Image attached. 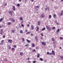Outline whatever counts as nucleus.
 <instances>
[{
    "label": "nucleus",
    "instance_id": "nucleus-57",
    "mask_svg": "<svg viewBox=\"0 0 63 63\" xmlns=\"http://www.w3.org/2000/svg\"><path fill=\"white\" fill-rule=\"evenodd\" d=\"M30 59V58H27V60H29Z\"/></svg>",
    "mask_w": 63,
    "mask_h": 63
},
{
    "label": "nucleus",
    "instance_id": "nucleus-10",
    "mask_svg": "<svg viewBox=\"0 0 63 63\" xmlns=\"http://www.w3.org/2000/svg\"><path fill=\"white\" fill-rule=\"evenodd\" d=\"M26 41L28 42V43H31V41L30 40H29L28 39L26 40Z\"/></svg>",
    "mask_w": 63,
    "mask_h": 63
},
{
    "label": "nucleus",
    "instance_id": "nucleus-33",
    "mask_svg": "<svg viewBox=\"0 0 63 63\" xmlns=\"http://www.w3.org/2000/svg\"><path fill=\"white\" fill-rule=\"evenodd\" d=\"M48 29V30L49 31H50V30H51V29L50 27H49V28Z\"/></svg>",
    "mask_w": 63,
    "mask_h": 63
},
{
    "label": "nucleus",
    "instance_id": "nucleus-15",
    "mask_svg": "<svg viewBox=\"0 0 63 63\" xmlns=\"http://www.w3.org/2000/svg\"><path fill=\"white\" fill-rule=\"evenodd\" d=\"M19 19H20V20H23L22 17H20L19 18Z\"/></svg>",
    "mask_w": 63,
    "mask_h": 63
},
{
    "label": "nucleus",
    "instance_id": "nucleus-47",
    "mask_svg": "<svg viewBox=\"0 0 63 63\" xmlns=\"http://www.w3.org/2000/svg\"><path fill=\"white\" fill-rule=\"evenodd\" d=\"M6 37L5 35H4L3 36V38H5V37Z\"/></svg>",
    "mask_w": 63,
    "mask_h": 63
},
{
    "label": "nucleus",
    "instance_id": "nucleus-11",
    "mask_svg": "<svg viewBox=\"0 0 63 63\" xmlns=\"http://www.w3.org/2000/svg\"><path fill=\"white\" fill-rule=\"evenodd\" d=\"M60 29H58L56 31V33H58V32H59V31H60Z\"/></svg>",
    "mask_w": 63,
    "mask_h": 63
},
{
    "label": "nucleus",
    "instance_id": "nucleus-50",
    "mask_svg": "<svg viewBox=\"0 0 63 63\" xmlns=\"http://www.w3.org/2000/svg\"><path fill=\"white\" fill-rule=\"evenodd\" d=\"M36 49H38V47H36Z\"/></svg>",
    "mask_w": 63,
    "mask_h": 63
},
{
    "label": "nucleus",
    "instance_id": "nucleus-61",
    "mask_svg": "<svg viewBox=\"0 0 63 63\" xmlns=\"http://www.w3.org/2000/svg\"><path fill=\"white\" fill-rule=\"evenodd\" d=\"M55 41L54 42H53V44H55Z\"/></svg>",
    "mask_w": 63,
    "mask_h": 63
},
{
    "label": "nucleus",
    "instance_id": "nucleus-21",
    "mask_svg": "<svg viewBox=\"0 0 63 63\" xmlns=\"http://www.w3.org/2000/svg\"><path fill=\"white\" fill-rule=\"evenodd\" d=\"M51 18V16L50 15H49V18L50 19Z\"/></svg>",
    "mask_w": 63,
    "mask_h": 63
},
{
    "label": "nucleus",
    "instance_id": "nucleus-43",
    "mask_svg": "<svg viewBox=\"0 0 63 63\" xmlns=\"http://www.w3.org/2000/svg\"><path fill=\"white\" fill-rule=\"evenodd\" d=\"M41 35L42 36H44V34H43L42 33H41Z\"/></svg>",
    "mask_w": 63,
    "mask_h": 63
},
{
    "label": "nucleus",
    "instance_id": "nucleus-49",
    "mask_svg": "<svg viewBox=\"0 0 63 63\" xmlns=\"http://www.w3.org/2000/svg\"><path fill=\"white\" fill-rule=\"evenodd\" d=\"M25 32H28V30H26L25 31Z\"/></svg>",
    "mask_w": 63,
    "mask_h": 63
},
{
    "label": "nucleus",
    "instance_id": "nucleus-5",
    "mask_svg": "<svg viewBox=\"0 0 63 63\" xmlns=\"http://www.w3.org/2000/svg\"><path fill=\"white\" fill-rule=\"evenodd\" d=\"M12 7L13 8V10L14 11H16V8L15 7V6H12Z\"/></svg>",
    "mask_w": 63,
    "mask_h": 63
},
{
    "label": "nucleus",
    "instance_id": "nucleus-22",
    "mask_svg": "<svg viewBox=\"0 0 63 63\" xmlns=\"http://www.w3.org/2000/svg\"><path fill=\"white\" fill-rule=\"evenodd\" d=\"M32 52H36V51L35 49H34L33 50H32Z\"/></svg>",
    "mask_w": 63,
    "mask_h": 63
},
{
    "label": "nucleus",
    "instance_id": "nucleus-9",
    "mask_svg": "<svg viewBox=\"0 0 63 63\" xmlns=\"http://www.w3.org/2000/svg\"><path fill=\"white\" fill-rule=\"evenodd\" d=\"M37 29L36 30V31H39V28L38 26L36 27Z\"/></svg>",
    "mask_w": 63,
    "mask_h": 63
},
{
    "label": "nucleus",
    "instance_id": "nucleus-32",
    "mask_svg": "<svg viewBox=\"0 0 63 63\" xmlns=\"http://www.w3.org/2000/svg\"><path fill=\"white\" fill-rule=\"evenodd\" d=\"M35 8H39V6H35Z\"/></svg>",
    "mask_w": 63,
    "mask_h": 63
},
{
    "label": "nucleus",
    "instance_id": "nucleus-51",
    "mask_svg": "<svg viewBox=\"0 0 63 63\" xmlns=\"http://www.w3.org/2000/svg\"><path fill=\"white\" fill-rule=\"evenodd\" d=\"M33 35V34H31V36H32Z\"/></svg>",
    "mask_w": 63,
    "mask_h": 63
},
{
    "label": "nucleus",
    "instance_id": "nucleus-4",
    "mask_svg": "<svg viewBox=\"0 0 63 63\" xmlns=\"http://www.w3.org/2000/svg\"><path fill=\"white\" fill-rule=\"evenodd\" d=\"M44 14L41 15V16H40V17H43V18L45 17V16H44Z\"/></svg>",
    "mask_w": 63,
    "mask_h": 63
},
{
    "label": "nucleus",
    "instance_id": "nucleus-35",
    "mask_svg": "<svg viewBox=\"0 0 63 63\" xmlns=\"http://www.w3.org/2000/svg\"><path fill=\"white\" fill-rule=\"evenodd\" d=\"M15 30H13L12 31V33H15Z\"/></svg>",
    "mask_w": 63,
    "mask_h": 63
},
{
    "label": "nucleus",
    "instance_id": "nucleus-13",
    "mask_svg": "<svg viewBox=\"0 0 63 63\" xmlns=\"http://www.w3.org/2000/svg\"><path fill=\"white\" fill-rule=\"evenodd\" d=\"M63 11H62L61 12V13L60 14V16H62V15H63Z\"/></svg>",
    "mask_w": 63,
    "mask_h": 63
},
{
    "label": "nucleus",
    "instance_id": "nucleus-60",
    "mask_svg": "<svg viewBox=\"0 0 63 63\" xmlns=\"http://www.w3.org/2000/svg\"><path fill=\"white\" fill-rule=\"evenodd\" d=\"M2 26H0V28H2Z\"/></svg>",
    "mask_w": 63,
    "mask_h": 63
},
{
    "label": "nucleus",
    "instance_id": "nucleus-34",
    "mask_svg": "<svg viewBox=\"0 0 63 63\" xmlns=\"http://www.w3.org/2000/svg\"><path fill=\"white\" fill-rule=\"evenodd\" d=\"M4 41L3 40H2L1 41V43H4Z\"/></svg>",
    "mask_w": 63,
    "mask_h": 63
},
{
    "label": "nucleus",
    "instance_id": "nucleus-1",
    "mask_svg": "<svg viewBox=\"0 0 63 63\" xmlns=\"http://www.w3.org/2000/svg\"><path fill=\"white\" fill-rule=\"evenodd\" d=\"M10 20L12 21V22H15V20L13 18H10Z\"/></svg>",
    "mask_w": 63,
    "mask_h": 63
},
{
    "label": "nucleus",
    "instance_id": "nucleus-7",
    "mask_svg": "<svg viewBox=\"0 0 63 63\" xmlns=\"http://www.w3.org/2000/svg\"><path fill=\"white\" fill-rule=\"evenodd\" d=\"M35 40L36 41H38V36H36L35 37Z\"/></svg>",
    "mask_w": 63,
    "mask_h": 63
},
{
    "label": "nucleus",
    "instance_id": "nucleus-23",
    "mask_svg": "<svg viewBox=\"0 0 63 63\" xmlns=\"http://www.w3.org/2000/svg\"><path fill=\"white\" fill-rule=\"evenodd\" d=\"M20 56H22V52H20Z\"/></svg>",
    "mask_w": 63,
    "mask_h": 63
},
{
    "label": "nucleus",
    "instance_id": "nucleus-17",
    "mask_svg": "<svg viewBox=\"0 0 63 63\" xmlns=\"http://www.w3.org/2000/svg\"><path fill=\"white\" fill-rule=\"evenodd\" d=\"M41 23V22L40 21H38V24L37 25H40V23Z\"/></svg>",
    "mask_w": 63,
    "mask_h": 63
},
{
    "label": "nucleus",
    "instance_id": "nucleus-31",
    "mask_svg": "<svg viewBox=\"0 0 63 63\" xmlns=\"http://www.w3.org/2000/svg\"><path fill=\"white\" fill-rule=\"evenodd\" d=\"M46 27L47 29H48V28H49V27H48V26H46Z\"/></svg>",
    "mask_w": 63,
    "mask_h": 63
},
{
    "label": "nucleus",
    "instance_id": "nucleus-53",
    "mask_svg": "<svg viewBox=\"0 0 63 63\" xmlns=\"http://www.w3.org/2000/svg\"><path fill=\"white\" fill-rule=\"evenodd\" d=\"M30 0L32 2H34V0Z\"/></svg>",
    "mask_w": 63,
    "mask_h": 63
},
{
    "label": "nucleus",
    "instance_id": "nucleus-24",
    "mask_svg": "<svg viewBox=\"0 0 63 63\" xmlns=\"http://www.w3.org/2000/svg\"><path fill=\"white\" fill-rule=\"evenodd\" d=\"M11 24V22H9L7 23L8 25H10Z\"/></svg>",
    "mask_w": 63,
    "mask_h": 63
},
{
    "label": "nucleus",
    "instance_id": "nucleus-40",
    "mask_svg": "<svg viewBox=\"0 0 63 63\" xmlns=\"http://www.w3.org/2000/svg\"><path fill=\"white\" fill-rule=\"evenodd\" d=\"M0 30H1V31H0V32H3V29H1Z\"/></svg>",
    "mask_w": 63,
    "mask_h": 63
},
{
    "label": "nucleus",
    "instance_id": "nucleus-19",
    "mask_svg": "<svg viewBox=\"0 0 63 63\" xmlns=\"http://www.w3.org/2000/svg\"><path fill=\"white\" fill-rule=\"evenodd\" d=\"M20 33L22 34V33H23V31H22V30H20Z\"/></svg>",
    "mask_w": 63,
    "mask_h": 63
},
{
    "label": "nucleus",
    "instance_id": "nucleus-20",
    "mask_svg": "<svg viewBox=\"0 0 63 63\" xmlns=\"http://www.w3.org/2000/svg\"><path fill=\"white\" fill-rule=\"evenodd\" d=\"M39 60H40V61H43V59L42 58H40L39 59Z\"/></svg>",
    "mask_w": 63,
    "mask_h": 63
},
{
    "label": "nucleus",
    "instance_id": "nucleus-2",
    "mask_svg": "<svg viewBox=\"0 0 63 63\" xmlns=\"http://www.w3.org/2000/svg\"><path fill=\"white\" fill-rule=\"evenodd\" d=\"M41 43L43 46H46V43L44 42H42Z\"/></svg>",
    "mask_w": 63,
    "mask_h": 63
},
{
    "label": "nucleus",
    "instance_id": "nucleus-14",
    "mask_svg": "<svg viewBox=\"0 0 63 63\" xmlns=\"http://www.w3.org/2000/svg\"><path fill=\"white\" fill-rule=\"evenodd\" d=\"M40 54L38 53L37 54V58H39V57H40Z\"/></svg>",
    "mask_w": 63,
    "mask_h": 63
},
{
    "label": "nucleus",
    "instance_id": "nucleus-28",
    "mask_svg": "<svg viewBox=\"0 0 63 63\" xmlns=\"http://www.w3.org/2000/svg\"><path fill=\"white\" fill-rule=\"evenodd\" d=\"M52 29L53 30L55 29V27H53L52 28Z\"/></svg>",
    "mask_w": 63,
    "mask_h": 63
},
{
    "label": "nucleus",
    "instance_id": "nucleus-58",
    "mask_svg": "<svg viewBox=\"0 0 63 63\" xmlns=\"http://www.w3.org/2000/svg\"><path fill=\"white\" fill-rule=\"evenodd\" d=\"M14 48H12L11 50H14Z\"/></svg>",
    "mask_w": 63,
    "mask_h": 63
},
{
    "label": "nucleus",
    "instance_id": "nucleus-27",
    "mask_svg": "<svg viewBox=\"0 0 63 63\" xmlns=\"http://www.w3.org/2000/svg\"><path fill=\"white\" fill-rule=\"evenodd\" d=\"M52 41H53V42H54V41H55V40H54V38H52Z\"/></svg>",
    "mask_w": 63,
    "mask_h": 63
},
{
    "label": "nucleus",
    "instance_id": "nucleus-42",
    "mask_svg": "<svg viewBox=\"0 0 63 63\" xmlns=\"http://www.w3.org/2000/svg\"><path fill=\"white\" fill-rule=\"evenodd\" d=\"M7 5V3H4V5L5 6H6Z\"/></svg>",
    "mask_w": 63,
    "mask_h": 63
},
{
    "label": "nucleus",
    "instance_id": "nucleus-45",
    "mask_svg": "<svg viewBox=\"0 0 63 63\" xmlns=\"http://www.w3.org/2000/svg\"><path fill=\"white\" fill-rule=\"evenodd\" d=\"M22 39L23 40V42H24V38H22Z\"/></svg>",
    "mask_w": 63,
    "mask_h": 63
},
{
    "label": "nucleus",
    "instance_id": "nucleus-29",
    "mask_svg": "<svg viewBox=\"0 0 63 63\" xmlns=\"http://www.w3.org/2000/svg\"><path fill=\"white\" fill-rule=\"evenodd\" d=\"M46 30V28H44L42 29V31H43V30Z\"/></svg>",
    "mask_w": 63,
    "mask_h": 63
},
{
    "label": "nucleus",
    "instance_id": "nucleus-63",
    "mask_svg": "<svg viewBox=\"0 0 63 63\" xmlns=\"http://www.w3.org/2000/svg\"><path fill=\"white\" fill-rule=\"evenodd\" d=\"M61 2H63V0H61Z\"/></svg>",
    "mask_w": 63,
    "mask_h": 63
},
{
    "label": "nucleus",
    "instance_id": "nucleus-46",
    "mask_svg": "<svg viewBox=\"0 0 63 63\" xmlns=\"http://www.w3.org/2000/svg\"><path fill=\"white\" fill-rule=\"evenodd\" d=\"M28 46V44H26L25 46V47H27Z\"/></svg>",
    "mask_w": 63,
    "mask_h": 63
},
{
    "label": "nucleus",
    "instance_id": "nucleus-6",
    "mask_svg": "<svg viewBox=\"0 0 63 63\" xmlns=\"http://www.w3.org/2000/svg\"><path fill=\"white\" fill-rule=\"evenodd\" d=\"M52 53L53 55H55V53H54V51L53 50H52Z\"/></svg>",
    "mask_w": 63,
    "mask_h": 63
},
{
    "label": "nucleus",
    "instance_id": "nucleus-16",
    "mask_svg": "<svg viewBox=\"0 0 63 63\" xmlns=\"http://www.w3.org/2000/svg\"><path fill=\"white\" fill-rule=\"evenodd\" d=\"M31 27L32 30H33L34 29V26L33 25H32L31 26Z\"/></svg>",
    "mask_w": 63,
    "mask_h": 63
},
{
    "label": "nucleus",
    "instance_id": "nucleus-62",
    "mask_svg": "<svg viewBox=\"0 0 63 63\" xmlns=\"http://www.w3.org/2000/svg\"><path fill=\"white\" fill-rule=\"evenodd\" d=\"M19 2H21V0H19Z\"/></svg>",
    "mask_w": 63,
    "mask_h": 63
},
{
    "label": "nucleus",
    "instance_id": "nucleus-41",
    "mask_svg": "<svg viewBox=\"0 0 63 63\" xmlns=\"http://www.w3.org/2000/svg\"><path fill=\"white\" fill-rule=\"evenodd\" d=\"M21 24H22V23H23V21H22L21 22Z\"/></svg>",
    "mask_w": 63,
    "mask_h": 63
},
{
    "label": "nucleus",
    "instance_id": "nucleus-52",
    "mask_svg": "<svg viewBox=\"0 0 63 63\" xmlns=\"http://www.w3.org/2000/svg\"><path fill=\"white\" fill-rule=\"evenodd\" d=\"M2 32H0V34H1V35H2Z\"/></svg>",
    "mask_w": 63,
    "mask_h": 63
},
{
    "label": "nucleus",
    "instance_id": "nucleus-37",
    "mask_svg": "<svg viewBox=\"0 0 63 63\" xmlns=\"http://www.w3.org/2000/svg\"><path fill=\"white\" fill-rule=\"evenodd\" d=\"M60 40H62L63 39V38L62 37H60Z\"/></svg>",
    "mask_w": 63,
    "mask_h": 63
},
{
    "label": "nucleus",
    "instance_id": "nucleus-3",
    "mask_svg": "<svg viewBox=\"0 0 63 63\" xmlns=\"http://www.w3.org/2000/svg\"><path fill=\"white\" fill-rule=\"evenodd\" d=\"M8 43H12L13 42V41L11 39H9L8 40Z\"/></svg>",
    "mask_w": 63,
    "mask_h": 63
},
{
    "label": "nucleus",
    "instance_id": "nucleus-12",
    "mask_svg": "<svg viewBox=\"0 0 63 63\" xmlns=\"http://www.w3.org/2000/svg\"><path fill=\"white\" fill-rule=\"evenodd\" d=\"M56 15L55 14H54V15L53 16V17H54V18H56Z\"/></svg>",
    "mask_w": 63,
    "mask_h": 63
},
{
    "label": "nucleus",
    "instance_id": "nucleus-18",
    "mask_svg": "<svg viewBox=\"0 0 63 63\" xmlns=\"http://www.w3.org/2000/svg\"><path fill=\"white\" fill-rule=\"evenodd\" d=\"M3 20V18H0V22H2Z\"/></svg>",
    "mask_w": 63,
    "mask_h": 63
},
{
    "label": "nucleus",
    "instance_id": "nucleus-26",
    "mask_svg": "<svg viewBox=\"0 0 63 63\" xmlns=\"http://www.w3.org/2000/svg\"><path fill=\"white\" fill-rule=\"evenodd\" d=\"M30 32H28L27 33H26V35H27V34H30Z\"/></svg>",
    "mask_w": 63,
    "mask_h": 63
},
{
    "label": "nucleus",
    "instance_id": "nucleus-64",
    "mask_svg": "<svg viewBox=\"0 0 63 63\" xmlns=\"http://www.w3.org/2000/svg\"><path fill=\"white\" fill-rule=\"evenodd\" d=\"M47 10V8H46L45 9V10H46V11Z\"/></svg>",
    "mask_w": 63,
    "mask_h": 63
},
{
    "label": "nucleus",
    "instance_id": "nucleus-54",
    "mask_svg": "<svg viewBox=\"0 0 63 63\" xmlns=\"http://www.w3.org/2000/svg\"><path fill=\"white\" fill-rule=\"evenodd\" d=\"M31 62L30 61H28V63H30V62Z\"/></svg>",
    "mask_w": 63,
    "mask_h": 63
},
{
    "label": "nucleus",
    "instance_id": "nucleus-44",
    "mask_svg": "<svg viewBox=\"0 0 63 63\" xmlns=\"http://www.w3.org/2000/svg\"><path fill=\"white\" fill-rule=\"evenodd\" d=\"M47 54H49V53H50L48 52H47Z\"/></svg>",
    "mask_w": 63,
    "mask_h": 63
},
{
    "label": "nucleus",
    "instance_id": "nucleus-56",
    "mask_svg": "<svg viewBox=\"0 0 63 63\" xmlns=\"http://www.w3.org/2000/svg\"><path fill=\"white\" fill-rule=\"evenodd\" d=\"M16 47V46H14V47Z\"/></svg>",
    "mask_w": 63,
    "mask_h": 63
},
{
    "label": "nucleus",
    "instance_id": "nucleus-36",
    "mask_svg": "<svg viewBox=\"0 0 63 63\" xmlns=\"http://www.w3.org/2000/svg\"><path fill=\"white\" fill-rule=\"evenodd\" d=\"M4 60L5 61H7V59L6 58H5L4 59Z\"/></svg>",
    "mask_w": 63,
    "mask_h": 63
},
{
    "label": "nucleus",
    "instance_id": "nucleus-39",
    "mask_svg": "<svg viewBox=\"0 0 63 63\" xmlns=\"http://www.w3.org/2000/svg\"><path fill=\"white\" fill-rule=\"evenodd\" d=\"M21 26H22V27H24V25L23 24H21Z\"/></svg>",
    "mask_w": 63,
    "mask_h": 63
},
{
    "label": "nucleus",
    "instance_id": "nucleus-25",
    "mask_svg": "<svg viewBox=\"0 0 63 63\" xmlns=\"http://www.w3.org/2000/svg\"><path fill=\"white\" fill-rule=\"evenodd\" d=\"M17 7H19L20 6V4H18L17 5Z\"/></svg>",
    "mask_w": 63,
    "mask_h": 63
},
{
    "label": "nucleus",
    "instance_id": "nucleus-48",
    "mask_svg": "<svg viewBox=\"0 0 63 63\" xmlns=\"http://www.w3.org/2000/svg\"><path fill=\"white\" fill-rule=\"evenodd\" d=\"M33 63H36V61H33Z\"/></svg>",
    "mask_w": 63,
    "mask_h": 63
},
{
    "label": "nucleus",
    "instance_id": "nucleus-38",
    "mask_svg": "<svg viewBox=\"0 0 63 63\" xmlns=\"http://www.w3.org/2000/svg\"><path fill=\"white\" fill-rule=\"evenodd\" d=\"M8 47H9V49H11V47H10V45H9Z\"/></svg>",
    "mask_w": 63,
    "mask_h": 63
},
{
    "label": "nucleus",
    "instance_id": "nucleus-55",
    "mask_svg": "<svg viewBox=\"0 0 63 63\" xmlns=\"http://www.w3.org/2000/svg\"><path fill=\"white\" fill-rule=\"evenodd\" d=\"M29 25H30L29 24H28L27 25L28 27H29Z\"/></svg>",
    "mask_w": 63,
    "mask_h": 63
},
{
    "label": "nucleus",
    "instance_id": "nucleus-8",
    "mask_svg": "<svg viewBox=\"0 0 63 63\" xmlns=\"http://www.w3.org/2000/svg\"><path fill=\"white\" fill-rule=\"evenodd\" d=\"M9 14H11V16H13V14H12V11H9Z\"/></svg>",
    "mask_w": 63,
    "mask_h": 63
},
{
    "label": "nucleus",
    "instance_id": "nucleus-59",
    "mask_svg": "<svg viewBox=\"0 0 63 63\" xmlns=\"http://www.w3.org/2000/svg\"><path fill=\"white\" fill-rule=\"evenodd\" d=\"M52 53H50V55H52Z\"/></svg>",
    "mask_w": 63,
    "mask_h": 63
},
{
    "label": "nucleus",
    "instance_id": "nucleus-30",
    "mask_svg": "<svg viewBox=\"0 0 63 63\" xmlns=\"http://www.w3.org/2000/svg\"><path fill=\"white\" fill-rule=\"evenodd\" d=\"M32 47H35V45H34V44H32Z\"/></svg>",
    "mask_w": 63,
    "mask_h": 63
}]
</instances>
